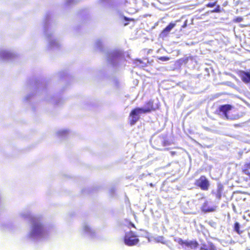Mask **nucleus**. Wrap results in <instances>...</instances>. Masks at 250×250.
Segmentation results:
<instances>
[{
    "label": "nucleus",
    "instance_id": "obj_1",
    "mask_svg": "<svg viewBox=\"0 0 250 250\" xmlns=\"http://www.w3.org/2000/svg\"><path fill=\"white\" fill-rule=\"evenodd\" d=\"M242 175L239 177V182L244 188L250 187V162L245 163L241 168Z\"/></svg>",
    "mask_w": 250,
    "mask_h": 250
},
{
    "label": "nucleus",
    "instance_id": "obj_2",
    "mask_svg": "<svg viewBox=\"0 0 250 250\" xmlns=\"http://www.w3.org/2000/svg\"><path fill=\"white\" fill-rule=\"evenodd\" d=\"M124 240L125 244L129 246L136 245L139 242L138 236L131 230L125 233Z\"/></svg>",
    "mask_w": 250,
    "mask_h": 250
},
{
    "label": "nucleus",
    "instance_id": "obj_3",
    "mask_svg": "<svg viewBox=\"0 0 250 250\" xmlns=\"http://www.w3.org/2000/svg\"><path fill=\"white\" fill-rule=\"evenodd\" d=\"M177 242L183 248H188L190 250H196L199 246V243L196 240L188 241L179 238Z\"/></svg>",
    "mask_w": 250,
    "mask_h": 250
},
{
    "label": "nucleus",
    "instance_id": "obj_4",
    "mask_svg": "<svg viewBox=\"0 0 250 250\" xmlns=\"http://www.w3.org/2000/svg\"><path fill=\"white\" fill-rule=\"evenodd\" d=\"M44 232V229L42 224L39 221L34 220L33 222L32 229V234L34 235L41 236Z\"/></svg>",
    "mask_w": 250,
    "mask_h": 250
},
{
    "label": "nucleus",
    "instance_id": "obj_5",
    "mask_svg": "<svg viewBox=\"0 0 250 250\" xmlns=\"http://www.w3.org/2000/svg\"><path fill=\"white\" fill-rule=\"evenodd\" d=\"M143 113L141 108L137 107L132 109L129 114V124L130 125L135 124L140 119L139 114Z\"/></svg>",
    "mask_w": 250,
    "mask_h": 250
},
{
    "label": "nucleus",
    "instance_id": "obj_6",
    "mask_svg": "<svg viewBox=\"0 0 250 250\" xmlns=\"http://www.w3.org/2000/svg\"><path fill=\"white\" fill-rule=\"evenodd\" d=\"M195 185L203 190H208L209 187V181L205 176H201L196 180Z\"/></svg>",
    "mask_w": 250,
    "mask_h": 250
},
{
    "label": "nucleus",
    "instance_id": "obj_7",
    "mask_svg": "<svg viewBox=\"0 0 250 250\" xmlns=\"http://www.w3.org/2000/svg\"><path fill=\"white\" fill-rule=\"evenodd\" d=\"M233 108V106L230 104H224L220 105L216 110V112L218 115H222L226 119L229 118L228 113Z\"/></svg>",
    "mask_w": 250,
    "mask_h": 250
},
{
    "label": "nucleus",
    "instance_id": "obj_8",
    "mask_svg": "<svg viewBox=\"0 0 250 250\" xmlns=\"http://www.w3.org/2000/svg\"><path fill=\"white\" fill-rule=\"evenodd\" d=\"M212 193L215 196L216 199L220 200L222 197L225 196L224 194L223 186L220 184H218L216 190L212 191Z\"/></svg>",
    "mask_w": 250,
    "mask_h": 250
},
{
    "label": "nucleus",
    "instance_id": "obj_9",
    "mask_svg": "<svg viewBox=\"0 0 250 250\" xmlns=\"http://www.w3.org/2000/svg\"><path fill=\"white\" fill-rule=\"evenodd\" d=\"M238 75L241 80L245 83H250V72L245 71H240Z\"/></svg>",
    "mask_w": 250,
    "mask_h": 250
},
{
    "label": "nucleus",
    "instance_id": "obj_10",
    "mask_svg": "<svg viewBox=\"0 0 250 250\" xmlns=\"http://www.w3.org/2000/svg\"><path fill=\"white\" fill-rule=\"evenodd\" d=\"M216 207L210 206L208 202V201H205L201 207V210L204 212H213L214 211Z\"/></svg>",
    "mask_w": 250,
    "mask_h": 250
},
{
    "label": "nucleus",
    "instance_id": "obj_11",
    "mask_svg": "<svg viewBox=\"0 0 250 250\" xmlns=\"http://www.w3.org/2000/svg\"><path fill=\"white\" fill-rule=\"evenodd\" d=\"M216 3H217V1H215L214 2H209V3H207L206 5V6L208 8H211V7H213L214 6H216L215 8L214 9L211 10L210 12L211 13H220L221 12L223 11V9H221L220 5L218 4H216Z\"/></svg>",
    "mask_w": 250,
    "mask_h": 250
},
{
    "label": "nucleus",
    "instance_id": "obj_12",
    "mask_svg": "<svg viewBox=\"0 0 250 250\" xmlns=\"http://www.w3.org/2000/svg\"><path fill=\"white\" fill-rule=\"evenodd\" d=\"M146 108H141V110L143 113L150 112L155 110L153 106V103L152 101H149L146 103Z\"/></svg>",
    "mask_w": 250,
    "mask_h": 250
},
{
    "label": "nucleus",
    "instance_id": "obj_13",
    "mask_svg": "<svg viewBox=\"0 0 250 250\" xmlns=\"http://www.w3.org/2000/svg\"><path fill=\"white\" fill-rule=\"evenodd\" d=\"M200 250H216L214 245L210 242L202 243Z\"/></svg>",
    "mask_w": 250,
    "mask_h": 250
},
{
    "label": "nucleus",
    "instance_id": "obj_14",
    "mask_svg": "<svg viewBox=\"0 0 250 250\" xmlns=\"http://www.w3.org/2000/svg\"><path fill=\"white\" fill-rule=\"evenodd\" d=\"M176 25L175 23L170 22L165 28L161 32V35L163 37H165L168 35L171 30Z\"/></svg>",
    "mask_w": 250,
    "mask_h": 250
},
{
    "label": "nucleus",
    "instance_id": "obj_15",
    "mask_svg": "<svg viewBox=\"0 0 250 250\" xmlns=\"http://www.w3.org/2000/svg\"><path fill=\"white\" fill-rule=\"evenodd\" d=\"M234 230L239 234L242 232V231L240 230V225L237 222H235L234 224Z\"/></svg>",
    "mask_w": 250,
    "mask_h": 250
},
{
    "label": "nucleus",
    "instance_id": "obj_16",
    "mask_svg": "<svg viewBox=\"0 0 250 250\" xmlns=\"http://www.w3.org/2000/svg\"><path fill=\"white\" fill-rule=\"evenodd\" d=\"M188 58H182L178 60V62L180 64H186L188 62Z\"/></svg>",
    "mask_w": 250,
    "mask_h": 250
},
{
    "label": "nucleus",
    "instance_id": "obj_17",
    "mask_svg": "<svg viewBox=\"0 0 250 250\" xmlns=\"http://www.w3.org/2000/svg\"><path fill=\"white\" fill-rule=\"evenodd\" d=\"M243 18L241 17H237L233 20V21L234 22H240L243 21Z\"/></svg>",
    "mask_w": 250,
    "mask_h": 250
},
{
    "label": "nucleus",
    "instance_id": "obj_18",
    "mask_svg": "<svg viewBox=\"0 0 250 250\" xmlns=\"http://www.w3.org/2000/svg\"><path fill=\"white\" fill-rule=\"evenodd\" d=\"M159 60L162 61H167L169 60V58L168 57H161L159 58Z\"/></svg>",
    "mask_w": 250,
    "mask_h": 250
},
{
    "label": "nucleus",
    "instance_id": "obj_19",
    "mask_svg": "<svg viewBox=\"0 0 250 250\" xmlns=\"http://www.w3.org/2000/svg\"><path fill=\"white\" fill-rule=\"evenodd\" d=\"M170 145V143L167 140H164L162 143V145L164 146Z\"/></svg>",
    "mask_w": 250,
    "mask_h": 250
},
{
    "label": "nucleus",
    "instance_id": "obj_20",
    "mask_svg": "<svg viewBox=\"0 0 250 250\" xmlns=\"http://www.w3.org/2000/svg\"><path fill=\"white\" fill-rule=\"evenodd\" d=\"M123 19L125 21H135V20L134 19H132V18H128L126 17H125V16H124L123 17Z\"/></svg>",
    "mask_w": 250,
    "mask_h": 250
},
{
    "label": "nucleus",
    "instance_id": "obj_21",
    "mask_svg": "<svg viewBox=\"0 0 250 250\" xmlns=\"http://www.w3.org/2000/svg\"><path fill=\"white\" fill-rule=\"evenodd\" d=\"M134 62L138 64L139 63H142L143 62L140 59H137L135 60Z\"/></svg>",
    "mask_w": 250,
    "mask_h": 250
},
{
    "label": "nucleus",
    "instance_id": "obj_22",
    "mask_svg": "<svg viewBox=\"0 0 250 250\" xmlns=\"http://www.w3.org/2000/svg\"><path fill=\"white\" fill-rule=\"evenodd\" d=\"M170 154L171 156H174L176 154V152L175 151H171Z\"/></svg>",
    "mask_w": 250,
    "mask_h": 250
},
{
    "label": "nucleus",
    "instance_id": "obj_23",
    "mask_svg": "<svg viewBox=\"0 0 250 250\" xmlns=\"http://www.w3.org/2000/svg\"><path fill=\"white\" fill-rule=\"evenodd\" d=\"M130 225L133 228H135L134 224L132 223H130Z\"/></svg>",
    "mask_w": 250,
    "mask_h": 250
},
{
    "label": "nucleus",
    "instance_id": "obj_24",
    "mask_svg": "<svg viewBox=\"0 0 250 250\" xmlns=\"http://www.w3.org/2000/svg\"><path fill=\"white\" fill-rule=\"evenodd\" d=\"M227 4H228V2H227V1H226L225 2H224V3H223V6H225L227 5Z\"/></svg>",
    "mask_w": 250,
    "mask_h": 250
},
{
    "label": "nucleus",
    "instance_id": "obj_25",
    "mask_svg": "<svg viewBox=\"0 0 250 250\" xmlns=\"http://www.w3.org/2000/svg\"><path fill=\"white\" fill-rule=\"evenodd\" d=\"M149 186L151 187H153L154 186V184H153L152 183H150L149 184Z\"/></svg>",
    "mask_w": 250,
    "mask_h": 250
},
{
    "label": "nucleus",
    "instance_id": "obj_26",
    "mask_svg": "<svg viewBox=\"0 0 250 250\" xmlns=\"http://www.w3.org/2000/svg\"><path fill=\"white\" fill-rule=\"evenodd\" d=\"M128 24V22H127V23H125L124 25H125V26H126V25H127Z\"/></svg>",
    "mask_w": 250,
    "mask_h": 250
}]
</instances>
